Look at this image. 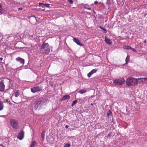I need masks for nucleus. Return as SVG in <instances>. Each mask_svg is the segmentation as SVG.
<instances>
[{"label":"nucleus","mask_w":147,"mask_h":147,"mask_svg":"<svg viewBox=\"0 0 147 147\" xmlns=\"http://www.w3.org/2000/svg\"><path fill=\"white\" fill-rule=\"evenodd\" d=\"M98 3V2L97 1H95L94 2V3L95 5L97 4Z\"/></svg>","instance_id":"34"},{"label":"nucleus","mask_w":147,"mask_h":147,"mask_svg":"<svg viewBox=\"0 0 147 147\" xmlns=\"http://www.w3.org/2000/svg\"><path fill=\"white\" fill-rule=\"evenodd\" d=\"M3 12V11L2 9V8L1 7V6H0V12L1 13H2Z\"/></svg>","instance_id":"31"},{"label":"nucleus","mask_w":147,"mask_h":147,"mask_svg":"<svg viewBox=\"0 0 147 147\" xmlns=\"http://www.w3.org/2000/svg\"><path fill=\"white\" fill-rule=\"evenodd\" d=\"M20 95L19 91L18 90L16 91L14 94L12 95L16 97H18Z\"/></svg>","instance_id":"14"},{"label":"nucleus","mask_w":147,"mask_h":147,"mask_svg":"<svg viewBox=\"0 0 147 147\" xmlns=\"http://www.w3.org/2000/svg\"><path fill=\"white\" fill-rule=\"evenodd\" d=\"M129 57L128 55H127V57H126V59H125V61L126 62V63H127L129 61Z\"/></svg>","instance_id":"22"},{"label":"nucleus","mask_w":147,"mask_h":147,"mask_svg":"<svg viewBox=\"0 0 147 147\" xmlns=\"http://www.w3.org/2000/svg\"><path fill=\"white\" fill-rule=\"evenodd\" d=\"M70 3L73 4V1L72 0H67Z\"/></svg>","instance_id":"30"},{"label":"nucleus","mask_w":147,"mask_h":147,"mask_svg":"<svg viewBox=\"0 0 147 147\" xmlns=\"http://www.w3.org/2000/svg\"><path fill=\"white\" fill-rule=\"evenodd\" d=\"M0 146H3H3L2 144H0Z\"/></svg>","instance_id":"40"},{"label":"nucleus","mask_w":147,"mask_h":147,"mask_svg":"<svg viewBox=\"0 0 147 147\" xmlns=\"http://www.w3.org/2000/svg\"><path fill=\"white\" fill-rule=\"evenodd\" d=\"M44 3H39V6H42V5L44 6Z\"/></svg>","instance_id":"29"},{"label":"nucleus","mask_w":147,"mask_h":147,"mask_svg":"<svg viewBox=\"0 0 147 147\" xmlns=\"http://www.w3.org/2000/svg\"><path fill=\"white\" fill-rule=\"evenodd\" d=\"M68 127H68V125H65V128L67 129L68 128Z\"/></svg>","instance_id":"36"},{"label":"nucleus","mask_w":147,"mask_h":147,"mask_svg":"<svg viewBox=\"0 0 147 147\" xmlns=\"http://www.w3.org/2000/svg\"><path fill=\"white\" fill-rule=\"evenodd\" d=\"M10 125L12 128L15 129H17L18 128V121L13 119H11L9 121Z\"/></svg>","instance_id":"4"},{"label":"nucleus","mask_w":147,"mask_h":147,"mask_svg":"<svg viewBox=\"0 0 147 147\" xmlns=\"http://www.w3.org/2000/svg\"><path fill=\"white\" fill-rule=\"evenodd\" d=\"M3 147H5V146H3Z\"/></svg>","instance_id":"46"},{"label":"nucleus","mask_w":147,"mask_h":147,"mask_svg":"<svg viewBox=\"0 0 147 147\" xmlns=\"http://www.w3.org/2000/svg\"><path fill=\"white\" fill-rule=\"evenodd\" d=\"M36 142L35 141H32L31 144H30V147H34V146L36 144Z\"/></svg>","instance_id":"18"},{"label":"nucleus","mask_w":147,"mask_h":147,"mask_svg":"<svg viewBox=\"0 0 147 147\" xmlns=\"http://www.w3.org/2000/svg\"><path fill=\"white\" fill-rule=\"evenodd\" d=\"M124 49H131L132 47L129 46H125L123 47Z\"/></svg>","instance_id":"19"},{"label":"nucleus","mask_w":147,"mask_h":147,"mask_svg":"<svg viewBox=\"0 0 147 147\" xmlns=\"http://www.w3.org/2000/svg\"><path fill=\"white\" fill-rule=\"evenodd\" d=\"M44 9H42V11H44Z\"/></svg>","instance_id":"45"},{"label":"nucleus","mask_w":147,"mask_h":147,"mask_svg":"<svg viewBox=\"0 0 147 147\" xmlns=\"http://www.w3.org/2000/svg\"><path fill=\"white\" fill-rule=\"evenodd\" d=\"M112 114V113L111 111L110 110H109L107 113V116L108 117H109L110 115H111Z\"/></svg>","instance_id":"21"},{"label":"nucleus","mask_w":147,"mask_h":147,"mask_svg":"<svg viewBox=\"0 0 147 147\" xmlns=\"http://www.w3.org/2000/svg\"><path fill=\"white\" fill-rule=\"evenodd\" d=\"M41 51H44L45 54H48L50 51V47L49 46L48 43H43L41 47Z\"/></svg>","instance_id":"3"},{"label":"nucleus","mask_w":147,"mask_h":147,"mask_svg":"<svg viewBox=\"0 0 147 147\" xmlns=\"http://www.w3.org/2000/svg\"><path fill=\"white\" fill-rule=\"evenodd\" d=\"M78 100H75L73 101L71 105L72 107H73L74 105H76L78 102Z\"/></svg>","instance_id":"20"},{"label":"nucleus","mask_w":147,"mask_h":147,"mask_svg":"<svg viewBox=\"0 0 147 147\" xmlns=\"http://www.w3.org/2000/svg\"><path fill=\"white\" fill-rule=\"evenodd\" d=\"M131 50L133 51L134 52H137V50L134 48H132Z\"/></svg>","instance_id":"28"},{"label":"nucleus","mask_w":147,"mask_h":147,"mask_svg":"<svg viewBox=\"0 0 147 147\" xmlns=\"http://www.w3.org/2000/svg\"><path fill=\"white\" fill-rule=\"evenodd\" d=\"M138 84H140L142 82V81L141 80H138Z\"/></svg>","instance_id":"32"},{"label":"nucleus","mask_w":147,"mask_h":147,"mask_svg":"<svg viewBox=\"0 0 147 147\" xmlns=\"http://www.w3.org/2000/svg\"><path fill=\"white\" fill-rule=\"evenodd\" d=\"M138 79L134 78H129L126 81V83L128 86L137 85L138 84Z\"/></svg>","instance_id":"2"},{"label":"nucleus","mask_w":147,"mask_h":147,"mask_svg":"<svg viewBox=\"0 0 147 147\" xmlns=\"http://www.w3.org/2000/svg\"><path fill=\"white\" fill-rule=\"evenodd\" d=\"M4 105L3 102L0 101V111H1L3 109Z\"/></svg>","instance_id":"16"},{"label":"nucleus","mask_w":147,"mask_h":147,"mask_svg":"<svg viewBox=\"0 0 147 147\" xmlns=\"http://www.w3.org/2000/svg\"><path fill=\"white\" fill-rule=\"evenodd\" d=\"M100 28L104 31V32L105 33H106L107 32V30L105 29L103 27H102L101 26H100Z\"/></svg>","instance_id":"24"},{"label":"nucleus","mask_w":147,"mask_h":147,"mask_svg":"<svg viewBox=\"0 0 147 147\" xmlns=\"http://www.w3.org/2000/svg\"><path fill=\"white\" fill-rule=\"evenodd\" d=\"M16 60L17 61L22 64V65H23L24 63V59L20 57L16 58Z\"/></svg>","instance_id":"7"},{"label":"nucleus","mask_w":147,"mask_h":147,"mask_svg":"<svg viewBox=\"0 0 147 147\" xmlns=\"http://www.w3.org/2000/svg\"><path fill=\"white\" fill-rule=\"evenodd\" d=\"M50 85L51 86H52V87H53L54 86L53 83H52V82L51 83Z\"/></svg>","instance_id":"35"},{"label":"nucleus","mask_w":147,"mask_h":147,"mask_svg":"<svg viewBox=\"0 0 147 147\" xmlns=\"http://www.w3.org/2000/svg\"><path fill=\"white\" fill-rule=\"evenodd\" d=\"M48 102V100L45 98H42L38 100H36L34 102V109L35 110L39 109L42 106L45 105Z\"/></svg>","instance_id":"1"},{"label":"nucleus","mask_w":147,"mask_h":147,"mask_svg":"<svg viewBox=\"0 0 147 147\" xmlns=\"http://www.w3.org/2000/svg\"><path fill=\"white\" fill-rule=\"evenodd\" d=\"M91 105H93L92 103H91Z\"/></svg>","instance_id":"42"},{"label":"nucleus","mask_w":147,"mask_h":147,"mask_svg":"<svg viewBox=\"0 0 147 147\" xmlns=\"http://www.w3.org/2000/svg\"><path fill=\"white\" fill-rule=\"evenodd\" d=\"M146 40H145L144 41V43H146Z\"/></svg>","instance_id":"37"},{"label":"nucleus","mask_w":147,"mask_h":147,"mask_svg":"<svg viewBox=\"0 0 147 147\" xmlns=\"http://www.w3.org/2000/svg\"><path fill=\"white\" fill-rule=\"evenodd\" d=\"M70 96L69 95H65L61 99V101L62 100H65L70 98Z\"/></svg>","instance_id":"13"},{"label":"nucleus","mask_w":147,"mask_h":147,"mask_svg":"<svg viewBox=\"0 0 147 147\" xmlns=\"http://www.w3.org/2000/svg\"><path fill=\"white\" fill-rule=\"evenodd\" d=\"M22 7L19 8V9H20V10H22Z\"/></svg>","instance_id":"38"},{"label":"nucleus","mask_w":147,"mask_h":147,"mask_svg":"<svg viewBox=\"0 0 147 147\" xmlns=\"http://www.w3.org/2000/svg\"><path fill=\"white\" fill-rule=\"evenodd\" d=\"M45 132H43L41 135V140L42 141H44V138H45Z\"/></svg>","instance_id":"17"},{"label":"nucleus","mask_w":147,"mask_h":147,"mask_svg":"<svg viewBox=\"0 0 147 147\" xmlns=\"http://www.w3.org/2000/svg\"><path fill=\"white\" fill-rule=\"evenodd\" d=\"M50 4H47L46 3L45 4L44 6H45L46 7H49Z\"/></svg>","instance_id":"27"},{"label":"nucleus","mask_w":147,"mask_h":147,"mask_svg":"<svg viewBox=\"0 0 147 147\" xmlns=\"http://www.w3.org/2000/svg\"><path fill=\"white\" fill-rule=\"evenodd\" d=\"M125 82V80L123 78L119 79H115L113 81V83L116 85H121L123 84Z\"/></svg>","instance_id":"6"},{"label":"nucleus","mask_w":147,"mask_h":147,"mask_svg":"<svg viewBox=\"0 0 147 147\" xmlns=\"http://www.w3.org/2000/svg\"><path fill=\"white\" fill-rule=\"evenodd\" d=\"M70 145L68 143L66 144L64 146V147H70Z\"/></svg>","instance_id":"25"},{"label":"nucleus","mask_w":147,"mask_h":147,"mask_svg":"<svg viewBox=\"0 0 147 147\" xmlns=\"http://www.w3.org/2000/svg\"><path fill=\"white\" fill-rule=\"evenodd\" d=\"M105 40L106 43L109 45H111L113 44V42L109 38H107L106 36L105 37Z\"/></svg>","instance_id":"11"},{"label":"nucleus","mask_w":147,"mask_h":147,"mask_svg":"<svg viewBox=\"0 0 147 147\" xmlns=\"http://www.w3.org/2000/svg\"><path fill=\"white\" fill-rule=\"evenodd\" d=\"M142 79H144L145 80H147V78H138V80H142Z\"/></svg>","instance_id":"26"},{"label":"nucleus","mask_w":147,"mask_h":147,"mask_svg":"<svg viewBox=\"0 0 147 147\" xmlns=\"http://www.w3.org/2000/svg\"><path fill=\"white\" fill-rule=\"evenodd\" d=\"M97 70L96 69H93L91 71L89 72L87 74L88 77L90 78L91 77V75L93 74L94 73L96 72Z\"/></svg>","instance_id":"10"},{"label":"nucleus","mask_w":147,"mask_h":147,"mask_svg":"<svg viewBox=\"0 0 147 147\" xmlns=\"http://www.w3.org/2000/svg\"><path fill=\"white\" fill-rule=\"evenodd\" d=\"M5 116L4 115H3V116H1V117H4Z\"/></svg>","instance_id":"41"},{"label":"nucleus","mask_w":147,"mask_h":147,"mask_svg":"<svg viewBox=\"0 0 147 147\" xmlns=\"http://www.w3.org/2000/svg\"><path fill=\"white\" fill-rule=\"evenodd\" d=\"M73 40L74 42L76 43L78 45L80 46H83V45L82 44L80 43V41L78 40L76 38H74L73 39Z\"/></svg>","instance_id":"12"},{"label":"nucleus","mask_w":147,"mask_h":147,"mask_svg":"<svg viewBox=\"0 0 147 147\" xmlns=\"http://www.w3.org/2000/svg\"><path fill=\"white\" fill-rule=\"evenodd\" d=\"M110 136V134H109L108 135V136Z\"/></svg>","instance_id":"43"},{"label":"nucleus","mask_w":147,"mask_h":147,"mask_svg":"<svg viewBox=\"0 0 147 147\" xmlns=\"http://www.w3.org/2000/svg\"><path fill=\"white\" fill-rule=\"evenodd\" d=\"M13 102H14V103H16V102H14V101H13Z\"/></svg>","instance_id":"44"},{"label":"nucleus","mask_w":147,"mask_h":147,"mask_svg":"<svg viewBox=\"0 0 147 147\" xmlns=\"http://www.w3.org/2000/svg\"><path fill=\"white\" fill-rule=\"evenodd\" d=\"M42 89V86L39 84L37 85L33 88L31 89V91L33 93H35L36 92H39Z\"/></svg>","instance_id":"5"},{"label":"nucleus","mask_w":147,"mask_h":147,"mask_svg":"<svg viewBox=\"0 0 147 147\" xmlns=\"http://www.w3.org/2000/svg\"><path fill=\"white\" fill-rule=\"evenodd\" d=\"M4 102H9V99H5L4 100Z\"/></svg>","instance_id":"33"},{"label":"nucleus","mask_w":147,"mask_h":147,"mask_svg":"<svg viewBox=\"0 0 147 147\" xmlns=\"http://www.w3.org/2000/svg\"><path fill=\"white\" fill-rule=\"evenodd\" d=\"M87 92L86 90L85 89H82L80 90L79 92L81 94H83L86 93Z\"/></svg>","instance_id":"15"},{"label":"nucleus","mask_w":147,"mask_h":147,"mask_svg":"<svg viewBox=\"0 0 147 147\" xmlns=\"http://www.w3.org/2000/svg\"><path fill=\"white\" fill-rule=\"evenodd\" d=\"M89 6L88 5H86L84 7V8L85 9H88L89 10H91V8L90 7H87V6Z\"/></svg>","instance_id":"23"},{"label":"nucleus","mask_w":147,"mask_h":147,"mask_svg":"<svg viewBox=\"0 0 147 147\" xmlns=\"http://www.w3.org/2000/svg\"><path fill=\"white\" fill-rule=\"evenodd\" d=\"M0 60L1 61H2L3 60V58H1H1H0Z\"/></svg>","instance_id":"39"},{"label":"nucleus","mask_w":147,"mask_h":147,"mask_svg":"<svg viewBox=\"0 0 147 147\" xmlns=\"http://www.w3.org/2000/svg\"><path fill=\"white\" fill-rule=\"evenodd\" d=\"M24 131H21L18 136V138L20 140H22L24 137Z\"/></svg>","instance_id":"8"},{"label":"nucleus","mask_w":147,"mask_h":147,"mask_svg":"<svg viewBox=\"0 0 147 147\" xmlns=\"http://www.w3.org/2000/svg\"><path fill=\"white\" fill-rule=\"evenodd\" d=\"M5 86L3 81L0 82V91L2 92L4 90Z\"/></svg>","instance_id":"9"}]
</instances>
